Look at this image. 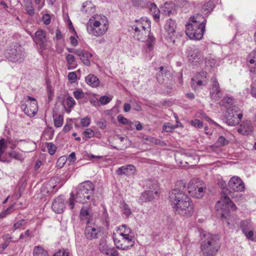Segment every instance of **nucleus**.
<instances>
[{"label":"nucleus","instance_id":"nucleus-1","mask_svg":"<svg viewBox=\"0 0 256 256\" xmlns=\"http://www.w3.org/2000/svg\"><path fill=\"white\" fill-rule=\"evenodd\" d=\"M176 186L178 188L172 190L169 193L170 202L172 208L180 215H192L194 212V204L184 191L186 184L180 180L177 182Z\"/></svg>","mask_w":256,"mask_h":256},{"label":"nucleus","instance_id":"nucleus-2","mask_svg":"<svg viewBox=\"0 0 256 256\" xmlns=\"http://www.w3.org/2000/svg\"><path fill=\"white\" fill-rule=\"evenodd\" d=\"M94 186L90 181H86L80 183L76 188V192L70 194L68 206L70 210L74 206V200L80 203H86L90 200L93 201Z\"/></svg>","mask_w":256,"mask_h":256},{"label":"nucleus","instance_id":"nucleus-3","mask_svg":"<svg viewBox=\"0 0 256 256\" xmlns=\"http://www.w3.org/2000/svg\"><path fill=\"white\" fill-rule=\"evenodd\" d=\"M206 20L204 16L196 14L190 18V22L186 25V34L191 39L201 40L204 35Z\"/></svg>","mask_w":256,"mask_h":256},{"label":"nucleus","instance_id":"nucleus-4","mask_svg":"<svg viewBox=\"0 0 256 256\" xmlns=\"http://www.w3.org/2000/svg\"><path fill=\"white\" fill-rule=\"evenodd\" d=\"M108 28V22L106 16L103 15H94L90 18L86 24L87 32L91 36H100L104 35Z\"/></svg>","mask_w":256,"mask_h":256},{"label":"nucleus","instance_id":"nucleus-5","mask_svg":"<svg viewBox=\"0 0 256 256\" xmlns=\"http://www.w3.org/2000/svg\"><path fill=\"white\" fill-rule=\"evenodd\" d=\"M200 246V252L202 256H216L220 250V238L218 235L206 234Z\"/></svg>","mask_w":256,"mask_h":256},{"label":"nucleus","instance_id":"nucleus-6","mask_svg":"<svg viewBox=\"0 0 256 256\" xmlns=\"http://www.w3.org/2000/svg\"><path fill=\"white\" fill-rule=\"evenodd\" d=\"M230 208H231L233 210H236V206L226 194H222L220 200L216 202V205L217 215L222 218L228 219L230 214Z\"/></svg>","mask_w":256,"mask_h":256},{"label":"nucleus","instance_id":"nucleus-7","mask_svg":"<svg viewBox=\"0 0 256 256\" xmlns=\"http://www.w3.org/2000/svg\"><path fill=\"white\" fill-rule=\"evenodd\" d=\"M132 28L134 30V38L142 42L146 40L150 31V22L143 19L136 20Z\"/></svg>","mask_w":256,"mask_h":256},{"label":"nucleus","instance_id":"nucleus-8","mask_svg":"<svg viewBox=\"0 0 256 256\" xmlns=\"http://www.w3.org/2000/svg\"><path fill=\"white\" fill-rule=\"evenodd\" d=\"M242 118V114L238 107L236 106L228 107L225 114V120L228 126H236L240 122Z\"/></svg>","mask_w":256,"mask_h":256},{"label":"nucleus","instance_id":"nucleus-9","mask_svg":"<svg viewBox=\"0 0 256 256\" xmlns=\"http://www.w3.org/2000/svg\"><path fill=\"white\" fill-rule=\"evenodd\" d=\"M24 54L23 48L18 44H16L8 50L6 57L10 61L20 63L24 60Z\"/></svg>","mask_w":256,"mask_h":256},{"label":"nucleus","instance_id":"nucleus-10","mask_svg":"<svg viewBox=\"0 0 256 256\" xmlns=\"http://www.w3.org/2000/svg\"><path fill=\"white\" fill-rule=\"evenodd\" d=\"M147 186L150 190L142 193L140 198L139 200L140 203L151 201L153 198L158 196V188L156 182L152 183L149 180L147 182Z\"/></svg>","mask_w":256,"mask_h":256},{"label":"nucleus","instance_id":"nucleus-11","mask_svg":"<svg viewBox=\"0 0 256 256\" xmlns=\"http://www.w3.org/2000/svg\"><path fill=\"white\" fill-rule=\"evenodd\" d=\"M132 2L135 7L148 8L150 12L154 14V18H159V10L154 3L150 2L147 0H132Z\"/></svg>","mask_w":256,"mask_h":256},{"label":"nucleus","instance_id":"nucleus-12","mask_svg":"<svg viewBox=\"0 0 256 256\" xmlns=\"http://www.w3.org/2000/svg\"><path fill=\"white\" fill-rule=\"evenodd\" d=\"M27 98L28 100L26 102L28 104H22L21 108L27 116H34L38 112V103L35 98L29 96Z\"/></svg>","mask_w":256,"mask_h":256},{"label":"nucleus","instance_id":"nucleus-13","mask_svg":"<svg viewBox=\"0 0 256 256\" xmlns=\"http://www.w3.org/2000/svg\"><path fill=\"white\" fill-rule=\"evenodd\" d=\"M187 189L192 196L197 198H202L204 194V188L202 186L198 187L195 180H192L188 183Z\"/></svg>","mask_w":256,"mask_h":256},{"label":"nucleus","instance_id":"nucleus-14","mask_svg":"<svg viewBox=\"0 0 256 256\" xmlns=\"http://www.w3.org/2000/svg\"><path fill=\"white\" fill-rule=\"evenodd\" d=\"M212 87L210 88V95L211 98L214 101L220 100L222 96V94L220 88L219 84L215 76H213L211 78Z\"/></svg>","mask_w":256,"mask_h":256},{"label":"nucleus","instance_id":"nucleus-15","mask_svg":"<svg viewBox=\"0 0 256 256\" xmlns=\"http://www.w3.org/2000/svg\"><path fill=\"white\" fill-rule=\"evenodd\" d=\"M228 186L230 189L235 192H242L245 189L244 182L237 176H234L230 179Z\"/></svg>","mask_w":256,"mask_h":256},{"label":"nucleus","instance_id":"nucleus-16","mask_svg":"<svg viewBox=\"0 0 256 256\" xmlns=\"http://www.w3.org/2000/svg\"><path fill=\"white\" fill-rule=\"evenodd\" d=\"M187 56L188 61L194 65L197 64L203 60V55L200 50L198 48H191L189 50Z\"/></svg>","mask_w":256,"mask_h":256},{"label":"nucleus","instance_id":"nucleus-17","mask_svg":"<svg viewBox=\"0 0 256 256\" xmlns=\"http://www.w3.org/2000/svg\"><path fill=\"white\" fill-rule=\"evenodd\" d=\"M170 75V72L164 68L163 66H161L159 68V71L156 74L157 80L160 84L165 86L169 81L168 76Z\"/></svg>","mask_w":256,"mask_h":256},{"label":"nucleus","instance_id":"nucleus-18","mask_svg":"<svg viewBox=\"0 0 256 256\" xmlns=\"http://www.w3.org/2000/svg\"><path fill=\"white\" fill-rule=\"evenodd\" d=\"M52 210L56 214H61L64 212L65 208L64 200L62 196L55 198L52 204Z\"/></svg>","mask_w":256,"mask_h":256},{"label":"nucleus","instance_id":"nucleus-19","mask_svg":"<svg viewBox=\"0 0 256 256\" xmlns=\"http://www.w3.org/2000/svg\"><path fill=\"white\" fill-rule=\"evenodd\" d=\"M34 40L36 44H39L40 49H46V34L44 30H39L36 32L35 38H34Z\"/></svg>","mask_w":256,"mask_h":256},{"label":"nucleus","instance_id":"nucleus-20","mask_svg":"<svg viewBox=\"0 0 256 256\" xmlns=\"http://www.w3.org/2000/svg\"><path fill=\"white\" fill-rule=\"evenodd\" d=\"M254 129L252 122L246 120L243 122L240 125V128L238 129V132L243 135H248L252 133Z\"/></svg>","mask_w":256,"mask_h":256},{"label":"nucleus","instance_id":"nucleus-21","mask_svg":"<svg viewBox=\"0 0 256 256\" xmlns=\"http://www.w3.org/2000/svg\"><path fill=\"white\" fill-rule=\"evenodd\" d=\"M100 232V230L98 228L94 226H87L84 230V236L88 240H92L97 238V235Z\"/></svg>","mask_w":256,"mask_h":256},{"label":"nucleus","instance_id":"nucleus-22","mask_svg":"<svg viewBox=\"0 0 256 256\" xmlns=\"http://www.w3.org/2000/svg\"><path fill=\"white\" fill-rule=\"evenodd\" d=\"M135 166L132 164H128L127 166H122L119 168L116 172L118 175L130 176L134 174L135 172Z\"/></svg>","mask_w":256,"mask_h":256},{"label":"nucleus","instance_id":"nucleus-23","mask_svg":"<svg viewBox=\"0 0 256 256\" xmlns=\"http://www.w3.org/2000/svg\"><path fill=\"white\" fill-rule=\"evenodd\" d=\"M118 139L120 142L118 146H113L114 149L124 150L130 146V142L127 137L118 136Z\"/></svg>","mask_w":256,"mask_h":256},{"label":"nucleus","instance_id":"nucleus-24","mask_svg":"<svg viewBox=\"0 0 256 256\" xmlns=\"http://www.w3.org/2000/svg\"><path fill=\"white\" fill-rule=\"evenodd\" d=\"M86 83L92 88H96L100 84V81L96 76L90 74L85 78Z\"/></svg>","mask_w":256,"mask_h":256},{"label":"nucleus","instance_id":"nucleus-25","mask_svg":"<svg viewBox=\"0 0 256 256\" xmlns=\"http://www.w3.org/2000/svg\"><path fill=\"white\" fill-rule=\"evenodd\" d=\"M84 64L89 66L90 64V58L92 57V54L88 52L81 50L80 51V54H78Z\"/></svg>","mask_w":256,"mask_h":256},{"label":"nucleus","instance_id":"nucleus-26","mask_svg":"<svg viewBox=\"0 0 256 256\" xmlns=\"http://www.w3.org/2000/svg\"><path fill=\"white\" fill-rule=\"evenodd\" d=\"M164 28L170 36L171 34L173 35L175 32L176 28L175 21L172 18L168 20L165 24Z\"/></svg>","mask_w":256,"mask_h":256},{"label":"nucleus","instance_id":"nucleus-27","mask_svg":"<svg viewBox=\"0 0 256 256\" xmlns=\"http://www.w3.org/2000/svg\"><path fill=\"white\" fill-rule=\"evenodd\" d=\"M95 7L91 1H86L82 4V12L84 13L90 14L94 12Z\"/></svg>","mask_w":256,"mask_h":256},{"label":"nucleus","instance_id":"nucleus-28","mask_svg":"<svg viewBox=\"0 0 256 256\" xmlns=\"http://www.w3.org/2000/svg\"><path fill=\"white\" fill-rule=\"evenodd\" d=\"M58 180L55 178H51L44 184V188L47 190L48 192H52V190L58 184Z\"/></svg>","mask_w":256,"mask_h":256},{"label":"nucleus","instance_id":"nucleus-29","mask_svg":"<svg viewBox=\"0 0 256 256\" xmlns=\"http://www.w3.org/2000/svg\"><path fill=\"white\" fill-rule=\"evenodd\" d=\"M206 66L211 70L216 68L218 66L217 60L211 56H208L206 58Z\"/></svg>","mask_w":256,"mask_h":256},{"label":"nucleus","instance_id":"nucleus-30","mask_svg":"<svg viewBox=\"0 0 256 256\" xmlns=\"http://www.w3.org/2000/svg\"><path fill=\"white\" fill-rule=\"evenodd\" d=\"M33 256H48V252L42 247L36 246L34 248Z\"/></svg>","mask_w":256,"mask_h":256},{"label":"nucleus","instance_id":"nucleus-31","mask_svg":"<svg viewBox=\"0 0 256 256\" xmlns=\"http://www.w3.org/2000/svg\"><path fill=\"white\" fill-rule=\"evenodd\" d=\"M120 208L122 210V214L126 217H129L132 214V210L128 204L122 202L120 204Z\"/></svg>","mask_w":256,"mask_h":256},{"label":"nucleus","instance_id":"nucleus-32","mask_svg":"<svg viewBox=\"0 0 256 256\" xmlns=\"http://www.w3.org/2000/svg\"><path fill=\"white\" fill-rule=\"evenodd\" d=\"M214 8V4L212 2H208L205 3L202 8V12L204 14H208L210 13Z\"/></svg>","mask_w":256,"mask_h":256},{"label":"nucleus","instance_id":"nucleus-33","mask_svg":"<svg viewBox=\"0 0 256 256\" xmlns=\"http://www.w3.org/2000/svg\"><path fill=\"white\" fill-rule=\"evenodd\" d=\"M25 10L28 14L32 16L34 14V10L31 0H26L24 4Z\"/></svg>","mask_w":256,"mask_h":256},{"label":"nucleus","instance_id":"nucleus-34","mask_svg":"<svg viewBox=\"0 0 256 256\" xmlns=\"http://www.w3.org/2000/svg\"><path fill=\"white\" fill-rule=\"evenodd\" d=\"M122 236L123 242L128 246V249L134 245V240L132 236L128 234H122Z\"/></svg>","mask_w":256,"mask_h":256},{"label":"nucleus","instance_id":"nucleus-35","mask_svg":"<svg viewBox=\"0 0 256 256\" xmlns=\"http://www.w3.org/2000/svg\"><path fill=\"white\" fill-rule=\"evenodd\" d=\"M98 248L100 250L106 255H108V250H110V248L108 247L106 240L104 239H100V244L98 246Z\"/></svg>","mask_w":256,"mask_h":256},{"label":"nucleus","instance_id":"nucleus-36","mask_svg":"<svg viewBox=\"0 0 256 256\" xmlns=\"http://www.w3.org/2000/svg\"><path fill=\"white\" fill-rule=\"evenodd\" d=\"M240 228L242 233L253 228L252 222L248 220H242L240 222Z\"/></svg>","mask_w":256,"mask_h":256},{"label":"nucleus","instance_id":"nucleus-37","mask_svg":"<svg viewBox=\"0 0 256 256\" xmlns=\"http://www.w3.org/2000/svg\"><path fill=\"white\" fill-rule=\"evenodd\" d=\"M114 240L118 248L123 250L128 249V246L126 245V242H124L122 239L120 240L114 238Z\"/></svg>","mask_w":256,"mask_h":256},{"label":"nucleus","instance_id":"nucleus-38","mask_svg":"<svg viewBox=\"0 0 256 256\" xmlns=\"http://www.w3.org/2000/svg\"><path fill=\"white\" fill-rule=\"evenodd\" d=\"M80 216L82 218H85L88 220V222L90 218L92 216V214L88 209L82 208L80 210Z\"/></svg>","mask_w":256,"mask_h":256},{"label":"nucleus","instance_id":"nucleus-39","mask_svg":"<svg viewBox=\"0 0 256 256\" xmlns=\"http://www.w3.org/2000/svg\"><path fill=\"white\" fill-rule=\"evenodd\" d=\"M178 126V124L174 125L170 122H167L163 125V130L166 132H172L175 128Z\"/></svg>","mask_w":256,"mask_h":256},{"label":"nucleus","instance_id":"nucleus-40","mask_svg":"<svg viewBox=\"0 0 256 256\" xmlns=\"http://www.w3.org/2000/svg\"><path fill=\"white\" fill-rule=\"evenodd\" d=\"M229 140L223 136H220L218 139L216 144L217 146H222L228 144Z\"/></svg>","mask_w":256,"mask_h":256},{"label":"nucleus","instance_id":"nucleus-41","mask_svg":"<svg viewBox=\"0 0 256 256\" xmlns=\"http://www.w3.org/2000/svg\"><path fill=\"white\" fill-rule=\"evenodd\" d=\"M26 224V222L24 220H21L14 224L13 230H15L17 229H24V226Z\"/></svg>","mask_w":256,"mask_h":256},{"label":"nucleus","instance_id":"nucleus-42","mask_svg":"<svg viewBox=\"0 0 256 256\" xmlns=\"http://www.w3.org/2000/svg\"><path fill=\"white\" fill-rule=\"evenodd\" d=\"M14 204H12L10 207L7 208L6 210L0 213V218H3L6 217L8 214L12 213L13 210V208H14Z\"/></svg>","mask_w":256,"mask_h":256},{"label":"nucleus","instance_id":"nucleus-43","mask_svg":"<svg viewBox=\"0 0 256 256\" xmlns=\"http://www.w3.org/2000/svg\"><path fill=\"white\" fill-rule=\"evenodd\" d=\"M64 122L63 116L59 115L54 118V126L56 128H60L62 126Z\"/></svg>","mask_w":256,"mask_h":256},{"label":"nucleus","instance_id":"nucleus-44","mask_svg":"<svg viewBox=\"0 0 256 256\" xmlns=\"http://www.w3.org/2000/svg\"><path fill=\"white\" fill-rule=\"evenodd\" d=\"M202 80H198L197 82L194 80V78L192 79L191 86L192 89L196 90L199 86H201L203 84Z\"/></svg>","mask_w":256,"mask_h":256},{"label":"nucleus","instance_id":"nucleus-45","mask_svg":"<svg viewBox=\"0 0 256 256\" xmlns=\"http://www.w3.org/2000/svg\"><path fill=\"white\" fill-rule=\"evenodd\" d=\"M47 148L48 153L51 155L54 154L56 150V146L51 142L47 143Z\"/></svg>","mask_w":256,"mask_h":256},{"label":"nucleus","instance_id":"nucleus-46","mask_svg":"<svg viewBox=\"0 0 256 256\" xmlns=\"http://www.w3.org/2000/svg\"><path fill=\"white\" fill-rule=\"evenodd\" d=\"M117 119L118 122L122 124H131V122L128 119L122 115H118Z\"/></svg>","mask_w":256,"mask_h":256},{"label":"nucleus","instance_id":"nucleus-47","mask_svg":"<svg viewBox=\"0 0 256 256\" xmlns=\"http://www.w3.org/2000/svg\"><path fill=\"white\" fill-rule=\"evenodd\" d=\"M10 157L16 160H22L23 158L21 154L16 151H12L9 154Z\"/></svg>","mask_w":256,"mask_h":256},{"label":"nucleus","instance_id":"nucleus-48","mask_svg":"<svg viewBox=\"0 0 256 256\" xmlns=\"http://www.w3.org/2000/svg\"><path fill=\"white\" fill-rule=\"evenodd\" d=\"M148 48L150 50L152 48L153 44L152 43L155 41V38L150 34V33L148 34Z\"/></svg>","mask_w":256,"mask_h":256},{"label":"nucleus","instance_id":"nucleus-49","mask_svg":"<svg viewBox=\"0 0 256 256\" xmlns=\"http://www.w3.org/2000/svg\"><path fill=\"white\" fill-rule=\"evenodd\" d=\"M66 60L69 65L73 66L75 64L76 58L72 54H67L66 56Z\"/></svg>","mask_w":256,"mask_h":256},{"label":"nucleus","instance_id":"nucleus-50","mask_svg":"<svg viewBox=\"0 0 256 256\" xmlns=\"http://www.w3.org/2000/svg\"><path fill=\"white\" fill-rule=\"evenodd\" d=\"M74 97L76 100H79L84 97V93L81 90H75L73 92Z\"/></svg>","mask_w":256,"mask_h":256},{"label":"nucleus","instance_id":"nucleus-51","mask_svg":"<svg viewBox=\"0 0 256 256\" xmlns=\"http://www.w3.org/2000/svg\"><path fill=\"white\" fill-rule=\"evenodd\" d=\"M123 228H124V232H122L120 234L121 236H122V234L130 235V233H132V230L129 228H128L126 225L123 224V225L121 226L120 227V230L121 231H122L123 230H122Z\"/></svg>","mask_w":256,"mask_h":256},{"label":"nucleus","instance_id":"nucleus-52","mask_svg":"<svg viewBox=\"0 0 256 256\" xmlns=\"http://www.w3.org/2000/svg\"><path fill=\"white\" fill-rule=\"evenodd\" d=\"M223 103L224 104V106L228 108V107L230 108V106H234L232 104V99L230 98H224L223 99Z\"/></svg>","mask_w":256,"mask_h":256},{"label":"nucleus","instance_id":"nucleus-53","mask_svg":"<svg viewBox=\"0 0 256 256\" xmlns=\"http://www.w3.org/2000/svg\"><path fill=\"white\" fill-rule=\"evenodd\" d=\"M190 124L196 128H201L203 126L202 122L198 119H195L190 122Z\"/></svg>","mask_w":256,"mask_h":256},{"label":"nucleus","instance_id":"nucleus-54","mask_svg":"<svg viewBox=\"0 0 256 256\" xmlns=\"http://www.w3.org/2000/svg\"><path fill=\"white\" fill-rule=\"evenodd\" d=\"M68 79L72 83L75 82L77 80V76L75 72H70L68 74Z\"/></svg>","mask_w":256,"mask_h":256},{"label":"nucleus","instance_id":"nucleus-55","mask_svg":"<svg viewBox=\"0 0 256 256\" xmlns=\"http://www.w3.org/2000/svg\"><path fill=\"white\" fill-rule=\"evenodd\" d=\"M96 124L101 130H104L106 126V121L104 119H101L96 122Z\"/></svg>","mask_w":256,"mask_h":256},{"label":"nucleus","instance_id":"nucleus-56","mask_svg":"<svg viewBox=\"0 0 256 256\" xmlns=\"http://www.w3.org/2000/svg\"><path fill=\"white\" fill-rule=\"evenodd\" d=\"M244 236H246V238L248 239V240H254V231H253V228L250 230H248V231H246V232H244L243 233Z\"/></svg>","mask_w":256,"mask_h":256},{"label":"nucleus","instance_id":"nucleus-57","mask_svg":"<svg viewBox=\"0 0 256 256\" xmlns=\"http://www.w3.org/2000/svg\"><path fill=\"white\" fill-rule=\"evenodd\" d=\"M66 103L70 108H72L76 104L74 99L72 96H68L66 100Z\"/></svg>","mask_w":256,"mask_h":256},{"label":"nucleus","instance_id":"nucleus-58","mask_svg":"<svg viewBox=\"0 0 256 256\" xmlns=\"http://www.w3.org/2000/svg\"><path fill=\"white\" fill-rule=\"evenodd\" d=\"M86 137L91 138L94 136V132L90 128H86L84 132Z\"/></svg>","mask_w":256,"mask_h":256},{"label":"nucleus","instance_id":"nucleus-59","mask_svg":"<svg viewBox=\"0 0 256 256\" xmlns=\"http://www.w3.org/2000/svg\"><path fill=\"white\" fill-rule=\"evenodd\" d=\"M111 100L112 98L107 96H102L100 98V102L102 104H106L109 103Z\"/></svg>","mask_w":256,"mask_h":256},{"label":"nucleus","instance_id":"nucleus-60","mask_svg":"<svg viewBox=\"0 0 256 256\" xmlns=\"http://www.w3.org/2000/svg\"><path fill=\"white\" fill-rule=\"evenodd\" d=\"M81 124L84 127L88 126L90 124V118L88 117H85L81 120Z\"/></svg>","mask_w":256,"mask_h":256},{"label":"nucleus","instance_id":"nucleus-61","mask_svg":"<svg viewBox=\"0 0 256 256\" xmlns=\"http://www.w3.org/2000/svg\"><path fill=\"white\" fill-rule=\"evenodd\" d=\"M68 252L64 249L59 250L58 252L55 253L53 256H68Z\"/></svg>","mask_w":256,"mask_h":256},{"label":"nucleus","instance_id":"nucleus-62","mask_svg":"<svg viewBox=\"0 0 256 256\" xmlns=\"http://www.w3.org/2000/svg\"><path fill=\"white\" fill-rule=\"evenodd\" d=\"M108 252V256H118L119 254L118 252L114 248H110Z\"/></svg>","mask_w":256,"mask_h":256},{"label":"nucleus","instance_id":"nucleus-63","mask_svg":"<svg viewBox=\"0 0 256 256\" xmlns=\"http://www.w3.org/2000/svg\"><path fill=\"white\" fill-rule=\"evenodd\" d=\"M42 20L44 23L47 25L50 22V18L49 14H45L42 16Z\"/></svg>","mask_w":256,"mask_h":256},{"label":"nucleus","instance_id":"nucleus-64","mask_svg":"<svg viewBox=\"0 0 256 256\" xmlns=\"http://www.w3.org/2000/svg\"><path fill=\"white\" fill-rule=\"evenodd\" d=\"M70 42L74 46H76L78 44V41L74 36H71L70 38Z\"/></svg>","mask_w":256,"mask_h":256}]
</instances>
